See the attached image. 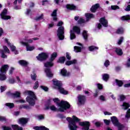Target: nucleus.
Here are the masks:
<instances>
[{
    "label": "nucleus",
    "instance_id": "1",
    "mask_svg": "<svg viewBox=\"0 0 130 130\" xmlns=\"http://www.w3.org/2000/svg\"><path fill=\"white\" fill-rule=\"evenodd\" d=\"M53 101L54 103H56L58 106V111L63 112L64 110H67V109H69V108L71 107V105H70V104L67 101H61L60 103H58V102H59V99H58V98L53 99Z\"/></svg>",
    "mask_w": 130,
    "mask_h": 130
},
{
    "label": "nucleus",
    "instance_id": "2",
    "mask_svg": "<svg viewBox=\"0 0 130 130\" xmlns=\"http://www.w3.org/2000/svg\"><path fill=\"white\" fill-rule=\"evenodd\" d=\"M25 95H28V96L26 98V101L31 105V106H34L35 105V101L37 100V98L34 92L32 91L26 90L24 91Z\"/></svg>",
    "mask_w": 130,
    "mask_h": 130
},
{
    "label": "nucleus",
    "instance_id": "3",
    "mask_svg": "<svg viewBox=\"0 0 130 130\" xmlns=\"http://www.w3.org/2000/svg\"><path fill=\"white\" fill-rule=\"evenodd\" d=\"M67 120L69 122V127L70 130H77L78 128V126L76 124V122H78V121H80L79 118L75 116H73L72 118L71 117H67Z\"/></svg>",
    "mask_w": 130,
    "mask_h": 130
},
{
    "label": "nucleus",
    "instance_id": "4",
    "mask_svg": "<svg viewBox=\"0 0 130 130\" xmlns=\"http://www.w3.org/2000/svg\"><path fill=\"white\" fill-rule=\"evenodd\" d=\"M63 24V22L62 21H59L57 24V26L59 27L58 28L57 32V36L59 40H63L64 39V27L63 26H62Z\"/></svg>",
    "mask_w": 130,
    "mask_h": 130
},
{
    "label": "nucleus",
    "instance_id": "5",
    "mask_svg": "<svg viewBox=\"0 0 130 130\" xmlns=\"http://www.w3.org/2000/svg\"><path fill=\"white\" fill-rule=\"evenodd\" d=\"M54 86H55V87L56 89H57L58 91L61 93V94H63L64 95H67L68 93V91L62 87H61V82L57 80V79H54L52 80Z\"/></svg>",
    "mask_w": 130,
    "mask_h": 130
},
{
    "label": "nucleus",
    "instance_id": "6",
    "mask_svg": "<svg viewBox=\"0 0 130 130\" xmlns=\"http://www.w3.org/2000/svg\"><path fill=\"white\" fill-rule=\"evenodd\" d=\"M8 70H9V65L4 64L2 67L0 69L1 73V74H0V81H5L7 79V76H6L5 74L8 72Z\"/></svg>",
    "mask_w": 130,
    "mask_h": 130
},
{
    "label": "nucleus",
    "instance_id": "7",
    "mask_svg": "<svg viewBox=\"0 0 130 130\" xmlns=\"http://www.w3.org/2000/svg\"><path fill=\"white\" fill-rule=\"evenodd\" d=\"M75 32L76 33V34H78V35L81 34V29L80 27L75 26L73 27V30H70V39L71 40L76 38Z\"/></svg>",
    "mask_w": 130,
    "mask_h": 130
},
{
    "label": "nucleus",
    "instance_id": "8",
    "mask_svg": "<svg viewBox=\"0 0 130 130\" xmlns=\"http://www.w3.org/2000/svg\"><path fill=\"white\" fill-rule=\"evenodd\" d=\"M111 119L113 124H114L115 126H117V127H118V129L121 130L124 128V126L120 124V122H118V119H117V117H116V116H112L111 117Z\"/></svg>",
    "mask_w": 130,
    "mask_h": 130
},
{
    "label": "nucleus",
    "instance_id": "9",
    "mask_svg": "<svg viewBox=\"0 0 130 130\" xmlns=\"http://www.w3.org/2000/svg\"><path fill=\"white\" fill-rule=\"evenodd\" d=\"M57 56V52H54L52 53L51 55V57L50 58V61L49 62H47L45 63L44 66L46 68H51L53 66V63L52 62L53 60H54L55 58Z\"/></svg>",
    "mask_w": 130,
    "mask_h": 130
},
{
    "label": "nucleus",
    "instance_id": "10",
    "mask_svg": "<svg viewBox=\"0 0 130 130\" xmlns=\"http://www.w3.org/2000/svg\"><path fill=\"white\" fill-rule=\"evenodd\" d=\"M77 105L79 106H82L86 103V96L85 95L79 94L77 96Z\"/></svg>",
    "mask_w": 130,
    "mask_h": 130
},
{
    "label": "nucleus",
    "instance_id": "11",
    "mask_svg": "<svg viewBox=\"0 0 130 130\" xmlns=\"http://www.w3.org/2000/svg\"><path fill=\"white\" fill-rule=\"evenodd\" d=\"M0 15L3 20H11V16L8 15V10L6 9H4Z\"/></svg>",
    "mask_w": 130,
    "mask_h": 130
},
{
    "label": "nucleus",
    "instance_id": "12",
    "mask_svg": "<svg viewBox=\"0 0 130 130\" xmlns=\"http://www.w3.org/2000/svg\"><path fill=\"white\" fill-rule=\"evenodd\" d=\"M19 43L21 44V45H23L24 46L26 47L27 51H32V50H34V49H35V47L33 46H30L28 43H25L22 40L19 41Z\"/></svg>",
    "mask_w": 130,
    "mask_h": 130
},
{
    "label": "nucleus",
    "instance_id": "13",
    "mask_svg": "<svg viewBox=\"0 0 130 130\" xmlns=\"http://www.w3.org/2000/svg\"><path fill=\"white\" fill-rule=\"evenodd\" d=\"M5 42L7 43L8 46L10 47V49L11 51H13L14 54H18L19 53V52L16 50V47L15 46L13 45V44H11L10 42H9V40L8 39H5Z\"/></svg>",
    "mask_w": 130,
    "mask_h": 130
},
{
    "label": "nucleus",
    "instance_id": "14",
    "mask_svg": "<svg viewBox=\"0 0 130 130\" xmlns=\"http://www.w3.org/2000/svg\"><path fill=\"white\" fill-rule=\"evenodd\" d=\"M79 125L82 126V130H89V127L90 126V122L88 121L80 122Z\"/></svg>",
    "mask_w": 130,
    "mask_h": 130
},
{
    "label": "nucleus",
    "instance_id": "15",
    "mask_svg": "<svg viewBox=\"0 0 130 130\" xmlns=\"http://www.w3.org/2000/svg\"><path fill=\"white\" fill-rule=\"evenodd\" d=\"M47 57H48V54H47V53H42L39 54L38 56L37 57V58L38 60L42 61V60H45Z\"/></svg>",
    "mask_w": 130,
    "mask_h": 130
},
{
    "label": "nucleus",
    "instance_id": "16",
    "mask_svg": "<svg viewBox=\"0 0 130 130\" xmlns=\"http://www.w3.org/2000/svg\"><path fill=\"white\" fill-rule=\"evenodd\" d=\"M100 22L102 25L104 27H108V21L105 19V18L103 17L100 19Z\"/></svg>",
    "mask_w": 130,
    "mask_h": 130
},
{
    "label": "nucleus",
    "instance_id": "17",
    "mask_svg": "<svg viewBox=\"0 0 130 130\" xmlns=\"http://www.w3.org/2000/svg\"><path fill=\"white\" fill-rule=\"evenodd\" d=\"M29 120V119L26 118H21L19 119L18 122L19 124H21V125H24V124H26L27 122H28Z\"/></svg>",
    "mask_w": 130,
    "mask_h": 130
},
{
    "label": "nucleus",
    "instance_id": "18",
    "mask_svg": "<svg viewBox=\"0 0 130 130\" xmlns=\"http://www.w3.org/2000/svg\"><path fill=\"white\" fill-rule=\"evenodd\" d=\"M66 8L68 10H70V11H73L77 9V6L73 4H69L66 6Z\"/></svg>",
    "mask_w": 130,
    "mask_h": 130
},
{
    "label": "nucleus",
    "instance_id": "19",
    "mask_svg": "<svg viewBox=\"0 0 130 130\" xmlns=\"http://www.w3.org/2000/svg\"><path fill=\"white\" fill-rule=\"evenodd\" d=\"M60 74L61 76H63V77H67L70 75V73L68 72L67 70L63 68V69L61 70Z\"/></svg>",
    "mask_w": 130,
    "mask_h": 130
},
{
    "label": "nucleus",
    "instance_id": "20",
    "mask_svg": "<svg viewBox=\"0 0 130 130\" xmlns=\"http://www.w3.org/2000/svg\"><path fill=\"white\" fill-rule=\"evenodd\" d=\"M45 72L46 73L47 76L49 78H51L53 76V74L51 72V71H50V69L49 68H47L45 70Z\"/></svg>",
    "mask_w": 130,
    "mask_h": 130
},
{
    "label": "nucleus",
    "instance_id": "21",
    "mask_svg": "<svg viewBox=\"0 0 130 130\" xmlns=\"http://www.w3.org/2000/svg\"><path fill=\"white\" fill-rule=\"evenodd\" d=\"M100 6V5H99V4H96L95 5H93V6H92V7L90 9L92 13H95V12H96V10H97V9H98V8H99Z\"/></svg>",
    "mask_w": 130,
    "mask_h": 130
},
{
    "label": "nucleus",
    "instance_id": "22",
    "mask_svg": "<svg viewBox=\"0 0 130 130\" xmlns=\"http://www.w3.org/2000/svg\"><path fill=\"white\" fill-rule=\"evenodd\" d=\"M77 44L80 45L81 47L74 46V51L75 52H81V50H82V45L79 43H77Z\"/></svg>",
    "mask_w": 130,
    "mask_h": 130
},
{
    "label": "nucleus",
    "instance_id": "23",
    "mask_svg": "<svg viewBox=\"0 0 130 130\" xmlns=\"http://www.w3.org/2000/svg\"><path fill=\"white\" fill-rule=\"evenodd\" d=\"M34 129L35 130H49L48 128L44 126H35L34 127Z\"/></svg>",
    "mask_w": 130,
    "mask_h": 130
},
{
    "label": "nucleus",
    "instance_id": "24",
    "mask_svg": "<svg viewBox=\"0 0 130 130\" xmlns=\"http://www.w3.org/2000/svg\"><path fill=\"white\" fill-rule=\"evenodd\" d=\"M75 63H77V60L76 59L68 60L66 62V66H71V64H75Z\"/></svg>",
    "mask_w": 130,
    "mask_h": 130
},
{
    "label": "nucleus",
    "instance_id": "25",
    "mask_svg": "<svg viewBox=\"0 0 130 130\" xmlns=\"http://www.w3.org/2000/svg\"><path fill=\"white\" fill-rule=\"evenodd\" d=\"M121 106L122 107V109H123L124 110H126V109H127V108L130 107V104L125 102L123 103Z\"/></svg>",
    "mask_w": 130,
    "mask_h": 130
},
{
    "label": "nucleus",
    "instance_id": "26",
    "mask_svg": "<svg viewBox=\"0 0 130 130\" xmlns=\"http://www.w3.org/2000/svg\"><path fill=\"white\" fill-rule=\"evenodd\" d=\"M50 109L52 111H56L57 110V109L54 106H51L49 107V106H45V109Z\"/></svg>",
    "mask_w": 130,
    "mask_h": 130
},
{
    "label": "nucleus",
    "instance_id": "27",
    "mask_svg": "<svg viewBox=\"0 0 130 130\" xmlns=\"http://www.w3.org/2000/svg\"><path fill=\"white\" fill-rule=\"evenodd\" d=\"M122 21H130V16L128 15L123 16L121 17Z\"/></svg>",
    "mask_w": 130,
    "mask_h": 130
},
{
    "label": "nucleus",
    "instance_id": "28",
    "mask_svg": "<svg viewBox=\"0 0 130 130\" xmlns=\"http://www.w3.org/2000/svg\"><path fill=\"white\" fill-rule=\"evenodd\" d=\"M20 95L21 93H20L19 91H16L15 93L12 94V96L13 97V98H19Z\"/></svg>",
    "mask_w": 130,
    "mask_h": 130
},
{
    "label": "nucleus",
    "instance_id": "29",
    "mask_svg": "<svg viewBox=\"0 0 130 130\" xmlns=\"http://www.w3.org/2000/svg\"><path fill=\"white\" fill-rule=\"evenodd\" d=\"M29 38V36H26L24 38V40L26 41L25 43H32L33 42V40L32 39H28Z\"/></svg>",
    "mask_w": 130,
    "mask_h": 130
},
{
    "label": "nucleus",
    "instance_id": "30",
    "mask_svg": "<svg viewBox=\"0 0 130 130\" xmlns=\"http://www.w3.org/2000/svg\"><path fill=\"white\" fill-rule=\"evenodd\" d=\"M56 12H57V10H54L51 14L52 17H54V21H56L57 20V18H56Z\"/></svg>",
    "mask_w": 130,
    "mask_h": 130
},
{
    "label": "nucleus",
    "instance_id": "31",
    "mask_svg": "<svg viewBox=\"0 0 130 130\" xmlns=\"http://www.w3.org/2000/svg\"><path fill=\"white\" fill-rule=\"evenodd\" d=\"M85 17L87 19V20L88 21L89 19H91L92 18H94V15L92 14L86 13L85 14Z\"/></svg>",
    "mask_w": 130,
    "mask_h": 130
},
{
    "label": "nucleus",
    "instance_id": "32",
    "mask_svg": "<svg viewBox=\"0 0 130 130\" xmlns=\"http://www.w3.org/2000/svg\"><path fill=\"white\" fill-rule=\"evenodd\" d=\"M12 127L14 130H23V128L22 127H19L18 125H12Z\"/></svg>",
    "mask_w": 130,
    "mask_h": 130
},
{
    "label": "nucleus",
    "instance_id": "33",
    "mask_svg": "<svg viewBox=\"0 0 130 130\" xmlns=\"http://www.w3.org/2000/svg\"><path fill=\"white\" fill-rule=\"evenodd\" d=\"M109 79V75H108V74H104V75H103V80H104V81L107 82Z\"/></svg>",
    "mask_w": 130,
    "mask_h": 130
},
{
    "label": "nucleus",
    "instance_id": "34",
    "mask_svg": "<svg viewBox=\"0 0 130 130\" xmlns=\"http://www.w3.org/2000/svg\"><path fill=\"white\" fill-rule=\"evenodd\" d=\"M99 49V48L98 47H95L94 46H91L89 47V50L90 51H94V50H98Z\"/></svg>",
    "mask_w": 130,
    "mask_h": 130
},
{
    "label": "nucleus",
    "instance_id": "35",
    "mask_svg": "<svg viewBox=\"0 0 130 130\" xmlns=\"http://www.w3.org/2000/svg\"><path fill=\"white\" fill-rule=\"evenodd\" d=\"M19 63L21 64V66H27L28 64V62L24 60H21L19 61Z\"/></svg>",
    "mask_w": 130,
    "mask_h": 130
},
{
    "label": "nucleus",
    "instance_id": "36",
    "mask_svg": "<svg viewBox=\"0 0 130 130\" xmlns=\"http://www.w3.org/2000/svg\"><path fill=\"white\" fill-rule=\"evenodd\" d=\"M8 82L9 84H15V83H16V80L13 77H10L8 79Z\"/></svg>",
    "mask_w": 130,
    "mask_h": 130
},
{
    "label": "nucleus",
    "instance_id": "37",
    "mask_svg": "<svg viewBox=\"0 0 130 130\" xmlns=\"http://www.w3.org/2000/svg\"><path fill=\"white\" fill-rule=\"evenodd\" d=\"M115 51L118 55H122L123 53L122 50L119 48H116Z\"/></svg>",
    "mask_w": 130,
    "mask_h": 130
},
{
    "label": "nucleus",
    "instance_id": "38",
    "mask_svg": "<svg viewBox=\"0 0 130 130\" xmlns=\"http://www.w3.org/2000/svg\"><path fill=\"white\" fill-rule=\"evenodd\" d=\"M66 60L65 57H60L58 60V62H60V63H63Z\"/></svg>",
    "mask_w": 130,
    "mask_h": 130
},
{
    "label": "nucleus",
    "instance_id": "39",
    "mask_svg": "<svg viewBox=\"0 0 130 130\" xmlns=\"http://www.w3.org/2000/svg\"><path fill=\"white\" fill-rule=\"evenodd\" d=\"M0 53L1 54V57H2V58H7V56L5 54V52L4 51L1 50Z\"/></svg>",
    "mask_w": 130,
    "mask_h": 130
},
{
    "label": "nucleus",
    "instance_id": "40",
    "mask_svg": "<svg viewBox=\"0 0 130 130\" xmlns=\"http://www.w3.org/2000/svg\"><path fill=\"white\" fill-rule=\"evenodd\" d=\"M83 37L85 40H87V38H88V34L86 30L83 31Z\"/></svg>",
    "mask_w": 130,
    "mask_h": 130
},
{
    "label": "nucleus",
    "instance_id": "41",
    "mask_svg": "<svg viewBox=\"0 0 130 130\" xmlns=\"http://www.w3.org/2000/svg\"><path fill=\"white\" fill-rule=\"evenodd\" d=\"M123 28H118V29L116 31V33L117 34H122V33H123Z\"/></svg>",
    "mask_w": 130,
    "mask_h": 130
},
{
    "label": "nucleus",
    "instance_id": "42",
    "mask_svg": "<svg viewBox=\"0 0 130 130\" xmlns=\"http://www.w3.org/2000/svg\"><path fill=\"white\" fill-rule=\"evenodd\" d=\"M5 105L6 106H8V107H9L10 108H13L15 106V105H14V103H6Z\"/></svg>",
    "mask_w": 130,
    "mask_h": 130
},
{
    "label": "nucleus",
    "instance_id": "43",
    "mask_svg": "<svg viewBox=\"0 0 130 130\" xmlns=\"http://www.w3.org/2000/svg\"><path fill=\"white\" fill-rule=\"evenodd\" d=\"M116 82L117 83V85L119 86V87H121L122 86V84H123L122 83V81H119L117 79L116 80Z\"/></svg>",
    "mask_w": 130,
    "mask_h": 130
},
{
    "label": "nucleus",
    "instance_id": "44",
    "mask_svg": "<svg viewBox=\"0 0 130 130\" xmlns=\"http://www.w3.org/2000/svg\"><path fill=\"white\" fill-rule=\"evenodd\" d=\"M125 99V96L124 95L121 94L119 95V100L120 101H123Z\"/></svg>",
    "mask_w": 130,
    "mask_h": 130
},
{
    "label": "nucleus",
    "instance_id": "45",
    "mask_svg": "<svg viewBox=\"0 0 130 130\" xmlns=\"http://www.w3.org/2000/svg\"><path fill=\"white\" fill-rule=\"evenodd\" d=\"M20 108H24V109H30V106L23 105L20 106Z\"/></svg>",
    "mask_w": 130,
    "mask_h": 130
},
{
    "label": "nucleus",
    "instance_id": "46",
    "mask_svg": "<svg viewBox=\"0 0 130 130\" xmlns=\"http://www.w3.org/2000/svg\"><path fill=\"white\" fill-rule=\"evenodd\" d=\"M126 118H130V109H129L126 113L125 115Z\"/></svg>",
    "mask_w": 130,
    "mask_h": 130
},
{
    "label": "nucleus",
    "instance_id": "47",
    "mask_svg": "<svg viewBox=\"0 0 130 130\" xmlns=\"http://www.w3.org/2000/svg\"><path fill=\"white\" fill-rule=\"evenodd\" d=\"M39 86V84H38V81H36L35 83V85L33 87V89H34V90H36V89H37Z\"/></svg>",
    "mask_w": 130,
    "mask_h": 130
},
{
    "label": "nucleus",
    "instance_id": "48",
    "mask_svg": "<svg viewBox=\"0 0 130 130\" xmlns=\"http://www.w3.org/2000/svg\"><path fill=\"white\" fill-rule=\"evenodd\" d=\"M86 22L85 19H83L82 18H80L78 20V24H83V23H85Z\"/></svg>",
    "mask_w": 130,
    "mask_h": 130
},
{
    "label": "nucleus",
    "instance_id": "49",
    "mask_svg": "<svg viewBox=\"0 0 130 130\" xmlns=\"http://www.w3.org/2000/svg\"><path fill=\"white\" fill-rule=\"evenodd\" d=\"M4 49L5 52H6L7 53H10V50L9 49V48H8V47L6 46H4Z\"/></svg>",
    "mask_w": 130,
    "mask_h": 130
},
{
    "label": "nucleus",
    "instance_id": "50",
    "mask_svg": "<svg viewBox=\"0 0 130 130\" xmlns=\"http://www.w3.org/2000/svg\"><path fill=\"white\" fill-rule=\"evenodd\" d=\"M37 77V76H36V74L35 73H33L31 75V78L34 81L36 80Z\"/></svg>",
    "mask_w": 130,
    "mask_h": 130
},
{
    "label": "nucleus",
    "instance_id": "51",
    "mask_svg": "<svg viewBox=\"0 0 130 130\" xmlns=\"http://www.w3.org/2000/svg\"><path fill=\"white\" fill-rule=\"evenodd\" d=\"M111 9L112 10H118V9H119V7H118V6H111Z\"/></svg>",
    "mask_w": 130,
    "mask_h": 130
},
{
    "label": "nucleus",
    "instance_id": "52",
    "mask_svg": "<svg viewBox=\"0 0 130 130\" xmlns=\"http://www.w3.org/2000/svg\"><path fill=\"white\" fill-rule=\"evenodd\" d=\"M66 57L69 60H71V58H72L71 54L68 52L66 53Z\"/></svg>",
    "mask_w": 130,
    "mask_h": 130
},
{
    "label": "nucleus",
    "instance_id": "53",
    "mask_svg": "<svg viewBox=\"0 0 130 130\" xmlns=\"http://www.w3.org/2000/svg\"><path fill=\"white\" fill-rule=\"evenodd\" d=\"M31 10L30 9H27L26 11L25 12V14L27 16H29V15H31Z\"/></svg>",
    "mask_w": 130,
    "mask_h": 130
},
{
    "label": "nucleus",
    "instance_id": "54",
    "mask_svg": "<svg viewBox=\"0 0 130 130\" xmlns=\"http://www.w3.org/2000/svg\"><path fill=\"white\" fill-rule=\"evenodd\" d=\"M109 64H110V62H109V60H106L104 63L105 67H107Z\"/></svg>",
    "mask_w": 130,
    "mask_h": 130
},
{
    "label": "nucleus",
    "instance_id": "55",
    "mask_svg": "<svg viewBox=\"0 0 130 130\" xmlns=\"http://www.w3.org/2000/svg\"><path fill=\"white\" fill-rule=\"evenodd\" d=\"M122 41H123V37H120L117 43L119 45H120V44H121V43H122Z\"/></svg>",
    "mask_w": 130,
    "mask_h": 130
},
{
    "label": "nucleus",
    "instance_id": "56",
    "mask_svg": "<svg viewBox=\"0 0 130 130\" xmlns=\"http://www.w3.org/2000/svg\"><path fill=\"white\" fill-rule=\"evenodd\" d=\"M42 19H43V14H41L40 16L37 17L36 20L38 21L39 20H42Z\"/></svg>",
    "mask_w": 130,
    "mask_h": 130
},
{
    "label": "nucleus",
    "instance_id": "57",
    "mask_svg": "<svg viewBox=\"0 0 130 130\" xmlns=\"http://www.w3.org/2000/svg\"><path fill=\"white\" fill-rule=\"evenodd\" d=\"M39 120H42V119H44V116L42 115H40L37 116Z\"/></svg>",
    "mask_w": 130,
    "mask_h": 130
},
{
    "label": "nucleus",
    "instance_id": "58",
    "mask_svg": "<svg viewBox=\"0 0 130 130\" xmlns=\"http://www.w3.org/2000/svg\"><path fill=\"white\" fill-rule=\"evenodd\" d=\"M14 71H15V68L11 67L10 70H9V75H12V74L14 73Z\"/></svg>",
    "mask_w": 130,
    "mask_h": 130
},
{
    "label": "nucleus",
    "instance_id": "59",
    "mask_svg": "<svg viewBox=\"0 0 130 130\" xmlns=\"http://www.w3.org/2000/svg\"><path fill=\"white\" fill-rule=\"evenodd\" d=\"M41 89H42L44 91H48V88L47 87L44 86H41Z\"/></svg>",
    "mask_w": 130,
    "mask_h": 130
},
{
    "label": "nucleus",
    "instance_id": "60",
    "mask_svg": "<svg viewBox=\"0 0 130 130\" xmlns=\"http://www.w3.org/2000/svg\"><path fill=\"white\" fill-rule=\"evenodd\" d=\"M127 68H129L130 67V58H129L127 60V63L126 64Z\"/></svg>",
    "mask_w": 130,
    "mask_h": 130
},
{
    "label": "nucleus",
    "instance_id": "61",
    "mask_svg": "<svg viewBox=\"0 0 130 130\" xmlns=\"http://www.w3.org/2000/svg\"><path fill=\"white\" fill-rule=\"evenodd\" d=\"M104 121L105 123L107 125H108L110 123V120L104 119Z\"/></svg>",
    "mask_w": 130,
    "mask_h": 130
},
{
    "label": "nucleus",
    "instance_id": "62",
    "mask_svg": "<svg viewBox=\"0 0 130 130\" xmlns=\"http://www.w3.org/2000/svg\"><path fill=\"white\" fill-rule=\"evenodd\" d=\"M3 128L4 130H12V129L9 127H7L6 126H3Z\"/></svg>",
    "mask_w": 130,
    "mask_h": 130
},
{
    "label": "nucleus",
    "instance_id": "63",
    "mask_svg": "<svg viewBox=\"0 0 130 130\" xmlns=\"http://www.w3.org/2000/svg\"><path fill=\"white\" fill-rule=\"evenodd\" d=\"M7 89V87L6 86H1V92H4Z\"/></svg>",
    "mask_w": 130,
    "mask_h": 130
},
{
    "label": "nucleus",
    "instance_id": "64",
    "mask_svg": "<svg viewBox=\"0 0 130 130\" xmlns=\"http://www.w3.org/2000/svg\"><path fill=\"white\" fill-rule=\"evenodd\" d=\"M125 11L126 12H129L130 11V5H128L127 7L125 8Z\"/></svg>",
    "mask_w": 130,
    "mask_h": 130
}]
</instances>
